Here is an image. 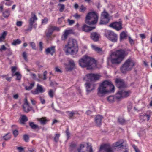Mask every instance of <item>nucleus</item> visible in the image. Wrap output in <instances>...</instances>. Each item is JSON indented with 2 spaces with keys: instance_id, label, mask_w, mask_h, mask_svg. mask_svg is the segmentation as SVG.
<instances>
[{
  "instance_id": "864d4df0",
  "label": "nucleus",
  "mask_w": 152,
  "mask_h": 152,
  "mask_svg": "<svg viewBox=\"0 0 152 152\" xmlns=\"http://www.w3.org/2000/svg\"><path fill=\"white\" fill-rule=\"evenodd\" d=\"M67 21L69 23V25H72L74 24L75 22V21L73 20H70L69 19L67 20Z\"/></svg>"
},
{
  "instance_id": "680f3d73",
  "label": "nucleus",
  "mask_w": 152,
  "mask_h": 152,
  "mask_svg": "<svg viewBox=\"0 0 152 152\" xmlns=\"http://www.w3.org/2000/svg\"><path fill=\"white\" fill-rule=\"evenodd\" d=\"M16 69L17 67L15 66H13L12 67V74H14V73L15 72L16 70Z\"/></svg>"
},
{
  "instance_id": "774afa93",
  "label": "nucleus",
  "mask_w": 152,
  "mask_h": 152,
  "mask_svg": "<svg viewBox=\"0 0 152 152\" xmlns=\"http://www.w3.org/2000/svg\"><path fill=\"white\" fill-rule=\"evenodd\" d=\"M40 100L41 101V103L42 104H45V100L44 99L42 98L41 97H39Z\"/></svg>"
},
{
  "instance_id": "393cba45",
  "label": "nucleus",
  "mask_w": 152,
  "mask_h": 152,
  "mask_svg": "<svg viewBox=\"0 0 152 152\" xmlns=\"http://www.w3.org/2000/svg\"><path fill=\"white\" fill-rule=\"evenodd\" d=\"M77 145L76 143L73 142H71L69 147L70 151L72 152L74 151Z\"/></svg>"
},
{
  "instance_id": "37998d69",
  "label": "nucleus",
  "mask_w": 152,
  "mask_h": 152,
  "mask_svg": "<svg viewBox=\"0 0 152 152\" xmlns=\"http://www.w3.org/2000/svg\"><path fill=\"white\" fill-rule=\"evenodd\" d=\"M107 99L110 102L112 103L114 101V96H110L107 97Z\"/></svg>"
},
{
  "instance_id": "a18cd8bd",
  "label": "nucleus",
  "mask_w": 152,
  "mask_h": 152,
  "mask_svg": "<svg viewBox=\"0 0 152 152\" xmlns=\"http://www.w3.org/2000/svg\"><path fill=\"white\" fill-rule=\"evenodd\" d=\"M48 20L47 18H45L44 19L42 20V25H45L47 23Z\"/></svg>"
},
{
  "instance_id": "5fc2aeb1",
  "label": "nucleus",
  "mask_w": 152,
  "mask_h": 152,
  "mask_svg": "<svg viewBox=\"0 0 152 152\" xmlns=\"http://www.w3.org/2000/svg\"><path fill=\"white\" fill-rule=\"evenodd\" d=\"M30 44L33 49L34 50L36 49V45L34 43L32 42H30Z\"/></svg>"
},
{
  "instance_id": "ea45409f",
  "label": "nucleus",
  "mask_w": 152,
  "mask_h": 152,
  "mask_svg": "<svg viewBox=\"0 0 152 152\" xmlns=\"http://www.w3.org/2000/svg\"><path fill=\"white\" fill-rule=\"evenodd\" d=\"M9 133H7L3 136V138L4 140L7 141L10 139L11 137L9 135Z\"/></svg>"
},
{
  "instance_id": "7ed1b4c3",
  "label": "nucleus",
  "mask_w": 152,
  "mask_h": 152,
  "mask_svg": "<svg viewBox=\"0 0 152 152\" xmlns=\"http://www.w3.org/2000/svg\"><path fill=\"white\" fill-rule=\"evenodd\" d=\"M80 66L82 67H86L87 70H91L96 66V61L87 56H85L79 61Z\"/></svg>"
},
{
  "instance_id": "a211bd4d",
  "label": "nucleus",
  "mask_w": 152,
  "mask_h": 152,
  "mask_svg": "<svg viewBox=\"0 0 152 152\" xmlns=\"http://www.w3.org/2000/svg\"><path fill=\"white\" fill-rule=\"evenodd\" d=\"M95 26H89L86 24L83 25L82 28L83 31L86 32H89L90 31L95 28Z\"/></svg>"
},
{
  "instance_id": "4d7b16f0",
  "label": "nucleus",
  "mask_w": 152,
  "mask_h": 152,
  "mask_svg": "<svg viewBox=\"0 0 152 152\" xmlns=\"http://www.w3.org/2000/svg\"><path fill=\"white\" fill-rule=\"evenodd\" d=\"M86 76H101L100 75L97 74H94L93 73H89L86 75Z\"/></svg>"
},
{
  "instance_id": "c756f323",
  "label": "nucleus",
  "mask_w": 152,
  "mask_h": 152,
  "mask_svg": "<svg viewBox=\"0 0 152 152\" xmlns=\"http://www.w3.org/2000/svg\"><path fill=\"white\" fill-rule=\"evenodd\" d=\"M23 108L24 111L26 113H28L29 111H30L31 110L32 107L29 106L23 105Z\"/></svg>"
},
{
  "instance_id": "0e129e2a",
  "label": "nucleus",
  "mask_w": 152,
  "mask_h": 152,
  "mask_svg": "<svg viewBox=\"0 0 152 152\" xmlns=\"http://www.w3.org/2000/svg\"><path fill=\"white\" fill-rule=\"evenodd\" d=\"M58 84L55 82H51L50 83V85L51 86H53L54 85H57Z\"/></svg>"
},
{
  "instance_id": "052dcab7",
  "label": "nucleus",
  "mask_w": 152,
  "mask_h": 152,
  "mask_svg": "<svg viewBox=\"0 0 152 152\" xmlns=\"http://www.w3.org/2000/svg\"><path fill=\"white\" fill-rule=\"evenodd\" d=\"M7 48L4 45H3L1 46V48H0V51L2 50H5Z\"/></svg>"
},
{
  "instance_id": "cd10ccee",
  "label": "nucleus",
  "mask_w": 152,
  "mask_h": 152,
  "mask_svg": "<svg viewBox=\"0 0 152 152\" xmlns=\"http://www.w3.org/2000/svg\"><path fill=\"white\" fill-rule=\"evenodd\" d=\"M7 34V32L6 31H4L1 34V36H0V42L4 41Z\"/></svg>"
},
{
  "instance_id": "f3484780",
  "label": "nucleus",
  "mask_w": 152,
  "mask_h": 152,
  "mask_svg": "<svg viewBox=\"0 0 152 152\" xmlns=\"http://www.w3.org/2000/svg\"><path fill=\"white\" fill-rule=\"evenodd\" d=\"M55 47L51 46L45 50V52L46 54L50 53L51 55H53L55 52Z\"/></svg>"
},
{
  "instance_id": "338daca9",
  "label": "nucleus",
  "mask_w": 152,
  "mask_h": 152,
  "mask_svg": "<svg viewBox=\"0 0 152 152\" xmlns=\"http://www.w3.org/2000/svg\"><path fill=\"white\" fill-rule=\"evenodd\" d=\"M22 21H17L16 23V25L18 26H22Z\"/></svg>"
},
{
  "instance_id": "c85d7f7f",
  "label": "nucleus",
  "mask_w": 152,
  "mask_h": 152,
  "mask_svg": "<svg viewBox=\"0 0 152 152\" xmlns=\"http://www.w3.org/2000/svg\"><path fill=\"white\" fill-rule=\"evenodd\" d=\"M29 124L32 129H37L39 128L38 125L34 124V122H29Z\"/></svg>"
},
{
  "instance_id": "a878e982",
  "label": "nucleus",
  "mask_w": 152,
  "mask_h": 152,
  "mask_svg": "<svg viewBox=\"0 0 152 152\" xmlns=\"http://www.w3.org/2000/svg\"><path fill=\"white\" fill-rule=\"evenodd\" d=\"M66 114L67 115L69 119H72L74 118L73 116L75 115V113L74 111H66Z\"/></svg>"
},
{
  "instance_id": "e433bc0d",
  "label": "nucleus",
  "mask_w": 152,
  "mask_h": 152,
  "mask_svg": "<svg viewBox=\"0 0 152 152\" xmlns=\"http://www.w3.org/2000/svg\"><path fill=\"white\" fill-rule=\"evenodd\" d=\"M118 122L121 125H123L126 122L125 120L123 118L120 117L118 118Z\"/></svg>"
},
{
  "instance_id": "5701e85b",
  "label": "nucleus",
  "mask_w": 152,
  "mask_h": 152,
  "mask_svg": "<svg viewBox=\"0 0 152 152\" xmlns=\"http://www.w3.org/2000/svg\"><path fill=\"white\" fill-rule=\"evenodd\" d=\"M86 80V82L85 84V85L86 88V91L87 92H90L93 89V88H91V83L88 81L87 80Z\"/></svg>"
},
{
  "instance_id": "423d86ee",
  "label": "nucleus",
  "mask_w": 152,
  "mask_h": 152,
  "mask_svg": "<svg viewBox=\"0 0 152 152\" xmlns=\"http://www.w3.org/2000/svg\"><path fill=\"white\" fill-rule=\"evenodd\" d=\"M98 18V15L95 12H89L86 15L85 22L89 25H93L97 23Z\"/></svg>"
},
{
  "instance_id": "f257e3e1",
  "label": "nucleus",
  "mask_w": 152,
  "mask_h": 152,
  "mask_svg": "<svg viewBox=\"0 0 152 152\" xmlns=\"http://www.w3.org/2000/svg\"><path fill=\"white\" fill-rule=\"evenodd\" d=\"M115 87L111 82L105 80L99 84L97 89V95L99 97L103 96L110 92H114Z\"/></svg>"
},
{
  "instance_id": "09e8293b",
  "label": "nucleus",
  "mask_w": 152,
  "mask_h": 152,
  "mask_svg": "<svg viewBox=\"0 0 152 152\" xmlns=\"http://www.w3.org/2000/svg\"><path fill=\"white\" fill-rule=\"evenodd\" d=\"M48 95L51 98H53V92L52 89H50L48 92Z\"/></svg>"
},
{
  "instance_id": "2eb2a0df",
  "label": "nucleus",
  "mask_w": 152,
  "mask_h": 152,
  "mask_svg": "<svg viewBox=\"0 0 152 152\" xmlns=\"http://www.w3.org/2000/svg\"><path fill=\"white\" fill-rule=\"evenodd\" d=\"M37 20V18L36 16L35 13L32 12L31 13V17L29 20V25H33L35 21Z\"/></svg>"
},
{
  "instance_id": "473e14b6",
  "label": "nucleus",
  "mask_w": 152,
  "mask_h": 152,
  "mask_svg": "<svg viewBox=\"0 0 152 152\" xmlns=\"http://www.w3.org/2000/svg\"><path fill=\"white\" fill-rule=\"evenodd\" d=\"M36 89L39 93H42L44 91L42 86L39 84L37 85Z\"/></svg>"
},
{
  "instance_id": "9d476101",
  "label": "nucleus",
  "mask_w": 152,
  "mask_h": 152,
  "mask_svg": "<svg viewBox=\"0 0 152 152\" xmlns=\"http://www.w3.org/2000/svg\"><path fill=\"white\" fill-rule=\"evenodd\" d=\"M109 16V15L107 12H103L101 14V19L100 24H105L107 23L110 20Z\"/></svg>"
},
{
  "instance_id": "9b49d317",
  "label": "nucleus",
  "mask_w": 152,
  "mask_h": 152,
  "mask_svg": "<svg viewBox=\"0 0 152 152\" xmlns=\"http://www.w3.org/2000/svg\"><path fill=\"white\" fill-rule=\"evenodd\" d=\"M99 152H113V150L110 144H105L101 146Z\"/></svg>"
},
{
  "instance_id": "1a4fd4ad",
  "label": "nucleus",
  "mask_w": 152,
  "mask_h": 152,
  "mask_svg": "<svg viewBox=\"0 0 152 152\" xmlns=\"http://www.w3.org/2000/svg\"><path fill=\"white\" fill-rule=\"evenodd\" d=\"M115 84L116 86L120 90L122 88L127 87V85L123 79L120 78H116L115 80Z\"/></svg>"
},
{
  "instance_id": "79ce46f5",
  "label": "nucleus",
  "mask_w": 152,
  "mask_h": 152,
  "mask_svg": "<svg viewBox=\"0 0 152 152\" xmlns=\"http://www.w3.org/2000/svg\"><path fill=\"white\" fill-rule=\"evenodd\" d=\"M60 136V134H56L55 135V137L54 138V141L55 142H57L59 140Z\"/></svg>"
},
{
  "instance_id": "58836bf2",
  "label": "nucleus",
  "mask_w": 152,
  "mask_h": 152,
  "mask_svg": "<svg viewBox=\"0 0 152 152\" xmlns=\"http://www.w3.org/2000/svg\"><path fill=\"white\" fill-rule=\"evenodd\" d=\"M65 133L67 138V140H68L70 136V133L69 130V128L68 127H67L65 131Z\"/></svg>"
},
{
  "instance_id": "4468645a",
  "label": "nucleus",
  "mask_w": 152,
  "mask_h": 152,
  "mask_svg": "<svg viewBox=\"0 0 152 152\" xmlns=\"http://www.w3.org/2000/svg\"><path fill=\"white\" fill-rule=\"evenodd\" d=\"M103 117L101 115H98L95 118V121L96 125L97 126H100L102 124V120Z\"/></svg>"
},
{
  "instance_id": "e2e57ef3",
  "label": "nucleus",
  "mask_w": 152,
  "mask_h": 152,
  "mask_svg": "<svg viewBox=\"0 0 152 152\" xmlns=\"http://www.w3.org/2000/svg\"><path fill=\"white\" fill-rule=\"evenodd\" d=\"M25 102L24 104L23 105H24V106L25 105L29 106V104L28 101L27 99L26 98H25Z\"/></svg>"
},
{
  "instance_id": "8fccbe9b",
  "label": "nucleus",
  "mask_w": 152,
  "mask_h": 152,
  "mask_svg": "<svg viewBox=\"0 0 152 152\" xmlns=\"http://www.w3.org/2000/svg\"><path fill=\"white\" fill-rule=\"evenodd\" d=\"M38 78H37V80L38 81H42L43 80H45L47 79V77H43V78H42V77H38Z\"/></svg>"
},
{
  "instance_id": "de8ad7c7",
  "label": "nucleus",
  "mask_w": 152,
  "mask_h": 152,
  "mask_svg": "<svg viewBox=\"0 0 152 152\" xmlns=\"http://www.w3.org/2000/svg\"><path fill=\"white\" fill-rule=\"evenodd\" d=\"M22 56L24 59L26 61H28V59L27 58V54L25 52H23L22 54Z\"/></svg>"
},
{
  "instance_id": "bf43d9fd",
  "label": "nucleus",
  "mask_w": 152,
  "mask_h": 152,
  "mask_svg": "<svg viewBox=\"0 0 152 152\" xmlns=\"http://www.w3.org/2000/svg\"><path fill=\"white\" fill-rule=\"evenodd\" d=\"M31 92L32 94H39V93L37 91V90L36 89L35 90H31Z\"/></svg>"
},
{
  "instance_id": "aec40b11",
  "label": "nucleus",
  "mask_w": 152,
  "mask_h": 152,
  "mask_svg": "<svg viewBox=\"0 0 152 152\" xmlns=\"http://www.w3.org/2000/svg\"><path fill=\"white\" fill-rule=\"evenodd\" d=\"M69 66L67 67L66 70L68 71H71L75 67V64L74 61L72 59L69 60Z\"/></svg>"
},
{
  "instance_id": "b1692460",
  "label": "nucleus",
  "mask_w": 152,
  "mask_h": 152,
  "mask_svg": "<svg viewBox=\"0 0 152 152\" xmlns=\"http://www.w3.org/2000/svg\"><path fill=\"white\" fill-rule=\"evenodd\" d=\"M38 121L40 122L41 125H45L49 120L47 119L46 117H42L41 118L38 119Z\"/></svg>"
},
{
  "instance_id": "6e6552de",
  "label": "nucleus",
  "mask_w": 152,
  "mask_h": 152,
  "mask_svg": "<svg viewBox=\"0 0 152 152\" xmlns=\"http://www.w3.org/2000/svg\"><path fill=\"white\" fill-rule=\"evenodd\" d=\"M131 93L130 90L126 91L124 90H119L116 94L115 96L117 99L119 100L129 97Z\"/></svg>"
},
{
  "instance_id": "dca6fc26",
  "label": "nucleus",
  "mask_w": 152,
  "mask_h": 152,
  "mask_svg": "<svg viewBox=\"0 0 152 152\" xmlns=\"http://www.w3.org/2000/svg\"><path fill=\"white\" fill-rule=\"evenodd\" d=\"M52 26L50 25L47 30V31L45 32L46 36V37L49 38L51 37L53 33V32Z\"/></svg>"
},
{
  "instance_id": "f704fd0d",
  "label": "nucleus",
  "mask_w": 152,
  "mask_h": 152,
  "mask_svg": "<svg viewBox=\"0 0 152 152\" xmlns=\"http://www.w3.org/2000/svg\"><path fill=\"white\" fill-rule=\"evenodd\" d=\"M3 15L4 18H7L10 15V11L9 9L6 10L3 12Z\"/></svg>"
},
{
  "instance_id": "4c0bfd02",
  "label": "nucleus",
  "mask_w": 152,
  "mask_h": 152,
  "mask_svg": "<svg viewBox=\"0 0 152 152\" xmlns=\"http://www.w3.org/2000/svg\"><path fill=\"white\" fill-rule=\"evenodd\" d=\"M34 83H32L30 84L29 86H26L25 88L26 90H30L32 89L33 87L34 86Z\"/></svg>"
},
{
  "instance_id": "a19ab883",
  "label": "nucleus",
  "mask_w": 152,
  "mask_h": 152,
  "mask_svg": "<svg viewBox=\"0 0 152 152\" xmlns=\"http://www.w3.org/2000/svg\"><path fill=\"white\" fill-rule=\"evenodd\" d=\"M13 134L15 137H16L19 134V132L18 129H14L12 131Z\"/></svg>"
},
{
  "instance_id": "20e7f679",
  "label": "nucleus",
  "mask_w": 152,
  "mask_h": 152,
  "mask_svg": "<svg viewBox=\"0 0 152 152\" xmlns=\"http://www.w3.org/2000/svg\"><path fill=\"white\" fill-rule=\"evenodd\" d=\"M64 50L67 55L76 54L78 51L77 41L74 39H70L65 46Z\"/></svg>"
},
{
  "instance_id": "ddd939ff",
  "label": "nucleus",
  "mask_w": 152,
  "mask_h": 152,
  "mask_svg": "<svg viewBox=\"0 0 152 152\" xmlns=\"http://www.w3.org/2000/svg\"><path fill=\"white\" fill-rule=\"evenodd\" d=\"M100 77H84L83 80H87L91 83H94L97 81Z\"/></svg>"
},
{
  "instance_id": "39448f33",
  "label": "nucleus",
  "mask_w": 152,
  "mask_h": 152,
  "mask_svg": "<svg viewBox=\"0 0 152 152\" xmlns=\"http://www.w3.org/2000/svg\"><path fill=\"white\" fill-rule=\"evenodd\" d=\"M135 65L134 61L131 58L126 59L120 68L121 72L123 73H126L130 71Z\"/></svg>"
},
{
  "instance_id": "f03ea898",
  "label": "nucleus",
  "mask_w": 152,
  "mask_h": 152,
  "mask_svg": "<svg viewBox=\"0 0 152 152\" xmlns=\"http://www.w3.org/2000/svg\"><path fill=\"white\" fill-rule=\"evenodd\" d=\"M126 56L125 51L120 49L112 52L109 59L112 64H119L124 60Z\"/></svg>"
},
{
  "instance_id": "49530a36",
  "label": "nucleus",
  "mask_w": 152,
  "mask_h": 152,
  "mask_svg": "<svg viewBox=\"0 0 152 152\" xmlns=\"http://www.w3.org/2000/svg\"><path fill=\"white\" fill-rule=\"evenodd\" d=\"M86 10V7H85L83 5H82L79 9V11L81 12H84Z\"/></svg>"
},
{
  "instance_id": "69168bd1",
  "label": "nucleus",
  "mask_w": 152,
  "mask_h": 152,
  "mask_svg": "<svg viewBox=\"0 0 152 152\" xmlns=\"http://www.w3.org/2000/svg\"><path fill=\"white\" fill-rule=\"evenodd\" d=\"M13 76H20V74L19 72H15L14 74H12Z\"/></svg>"
},
{
  "instance_id": "4be33fe9",
  "label": "nucleus",
  "mask_w": 152,
  "mask_h": 152,
  "mask_svg": "<svg viewBox=\"0 0 152 152\" xmlns=\"http://www.w3.org/2000/svg\"><path fill=\"white\" fill-rule=\"evenodd\" d=\"M69 30H65L64 34L61 37V39L62 40H65L67 38L68 36L70 33Z\"/></svg>"
},
{
  "instance_id": "bb28decb",
  "label": "nucleus",
  "mask_w": 152,
  "mask_h": 152,
  "mask_svg": "<svg viewBox=\"0 0 152 152\" xmlns=\"http://www.w3.org/2000/svg\"><path fill=\"white\" fill-rule=\"evenodd\" d=\"M123 142L121 141H118L114 143V146L118 147V148H123Z\"/></svg>"
},
{
  "instance_id": "3c124183",
  "label": "nucleus",
  "mask_w": 152,
  "mask_h": 152,
  "mask_svg": "<svg viewBox=\"0 0 152 152\" xmlns=\"http://www.w3.org/2000/svg\"><path fill=\"white\" fill-rule=\"evenodd\" d=\"M129 40L130 43L131 45H133L134 44V42L130 36L129 37Z\"/></svg>"
},
{
  "instance_id": "c9c22d12",
  "label": "nucleus",
  "mask_w": 152,
  "mask_h": 152,
  "mask_svg": "<svg viewBox=\"0 0 152 152\" xmlns=\"http://www.w3.org/2000/svg\"><path fill=\"white\" fill-rule=\"evenodd\" d=\"M58 6L60 7L59 8V11L61 12H63L65 8L64 5L63 4L59 3L58 4Z\"/></svg>"
},
{
  "instance_id": "603ef678",
  "label": "nucleus",
  "mask_w": 152,
  "mask_h": 152,
  "mask_svg": "<svg viewBox=\"0 0 152 152\" xmlns=\"http://www.w3.org/2000/svg\"><path fill=\"white\" fill-rule=\"evenodd\" d=\"M33 26V25H29L28 28L25 30V31L26 32L31 31L32 29Z\"/></svg>"
},
{
  "instance_id": "6e6d98bb",
  "label": "nucleus",
  "mask_w": 152,
  "mask_h": 152,
  "mask_svg": "<svg viewBox=\"0 0 152 152\" xmlns=\"http://www.w3.org/2000/svg\"><path fill=\"white\" fill-rule=\"evenodd\" d=\"M73 16L76 19H79L81 17V15L77 13H76L73 15Z\"/></svg>"
},
{
  "instance_id": "c03bdc74",
  "label": "nucleus",
  "mask_w": 152,
  "mask_h": 152,
  "mask_svg": "<svg viewBox=\"0 0 152 152\" xmlns=\"http://www.w3.org/2000/svg\"><path fill=\"white\" fill-rule=\"evenodd\" d=\"M23 138L26 142H27L29 141V138L28 135L25 134L23 136Z\"/></svg>"
},
{
  "instance_id": "f8f14e48",
  "label": "nucleus",
  "mask_w": 152,
  "mask_h": 152,
  "mask_svg": "<svg viewBox=\"0 0 152 152\" xmlns=\"http://www.w3.org/2000/svg\"><path fill=\"white\" fill-rule=\"evenodd\" d=\"M109 26L114 28L117 31H119L122 28V23L121 21L114 22L111 23Z\"/></svg>"
},
{
  "instance_id": "0eeeda50",
  "label": "nucleus",
  "mask_w": 152,
  "mask_h": 152,
  "mask_svg": "<svg viewBox=\"0 0 152 152\" xmlns=\"http://www.w3.org/2000/svg\"><path fill=\"white\" fill-rule=\"evenodd\" d=\"M105 36L110 41L113 42H116L118 40V36L113 31L109 30L105 31Z\"/></svg>"
},
{
  "instance_id": "2f4dec72",
  "label": "nucleus",
  "mask_w": 152,
  "mask_h": 152,
  "mask_svg": "<svg viewBox=\"0 0 152 152\" xmlns=\"http://www.w3.org/2000/svg\"><path fill=\"white\" fill-rule=\"evenodd\" d=\"M28 121V118L25 115H23L20 120V123L21 124H25V122H26Z\"/></svg>"
},
{
  "instance_id": "7c9ffc66",
  "label": "nucleus",
  "mask_w": 152,
  "mask_h": 152,
  "mask_svg": "<svg viewBox=\"0 0 152 152\" xmlns=\"http://www.w3.org/2000/svg\"><path fill=\"white\" fill-rule=\"evenodd\" d=\"M127 37L126 33L124 31H122L120 34V40L125 39Z\"/></svg>"
},
{
  "instance_id": "13d9d810",
  "label": "nucleus",
  "mask_w": 152,
  "mask_h": 152,
  "mask_svg": "<svg viewBox=\"0 0 152 152\" xmlns=\"http://www.w3.org/2000/svg\"><path fill=\"white\" fill-rule=\"evenodd\" d=\"M52 28L53 29V31H59L60 30V28L59 27H57L56 26H52Z\"/></svg>"
},
{
  "instance_id": "412c9836",
  "label": "nucleus",
  "mask_w": 152,
  "mask_h": 152,
  "mask_svg": "<svg viewBox=\"0 0 152 152\" xmlns=\"http://www.w3.org/2000/svg\"><path fill=\"white\" fill-rule=\"evenodd\" d=\"M91 47L97 53L100 54H103V52L101 48L93 45H92Z\"/></svg>"
},
{
  "instance_id": "72a5a7b5",
  "label": "nucleus",
  "mask_w": 152,
  "mask_h": 152,
  "mask_svg": "<svg viewBox=\"0 0 152 152\" xmlns=\"http://www.w3.org/2000/svg\"><path fill=\"white\" fill-rule=\"evenodd\" d=\"M21 42V41L19 39H17L16 40H14L13 42L12 43V45L15 46L17 45L20 44Z\"/></svg>"
},
{
  "instance_id": "6ab92c4d",
  "label": "nucleus",
  "mask_w": 152,
  "mask_h": 152,
  "mask_svg": "<svg viewBox=\"0 0 152 152\" xmlns=\"http://www.w3.org/2000/svg\"><path fill=\"white\" fill-rule=\"evenodd\" d=\"M99 35L96 32H93L91 34V39L94 41H97L98 40L99 37Z\"/></svg>"
}]
</instances>
